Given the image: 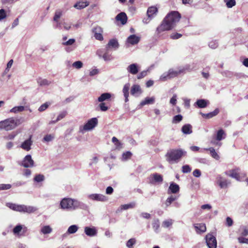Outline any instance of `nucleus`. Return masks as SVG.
<instances>
[{"label": "nucleus", "mask_w": 248, "mask_h": 248, "mask_svg": "<svg viewBox=\"0 0 248 248\" xmlns=\"http://www.w3.org/2000/svg\"><path fill=\"white\" fill-rule=\"evenodd\" d=\"M181 18L180 14L176 11L168 14L164 18L161 24L156 28V32L159 35L163 31L173 29Z\"/></svg>", "instance_id": "nucleus-1"}, {"label": "nucleus", "mask_w": 248, "mask_h": 248, "mask_svg": "<svg viewBox=\"0 0 248 248\" xmlns=\"http://www.w3.org/2000/svg\"><path fill=\"white\" fill-rule=\"evenodd\" d=\"M186 155V152L182 149H171L165 155L166 160L170 164L177 163L183 156Z\"/></svg>", "instance_id": "nucleus-2"}, {"label": "nucleus", "mask_w": 248, "mask_h": 248, "mask_svg": "<svg viewBox=\"0 0 248 248\" xmlns=\"http://www.w3.org/2000/svg\"><path fill=\"white\" fill-rule=\"evenodd\" d=\"M60 205L63 209H75L78 208L84 209L86 207V204L83 202L70 198L63 199Z\"/></svg>", "instance_id": "nucleus-3"}, {"label": "nucleus", "mask_w": 248, "mask_h": 248, "mask_svg": "<svg viewBox=\"0 0 248 248\" xmlns=\"http://www.w3.org/2000/svg\"><path fill=\"white\" fill-rule=\"evenodd\" d=\"M190 70V66L186 65L184 67L178 68L177 70H174L173 69H170L167 73H163L160 77V80L163 81H166L168 79H170L177 77L178 75L185 73L186 71Z\"/></svg>", "instance_id": "nucleus-4"}, {"label": "nucleus", "mask_w": 248, "mask_h": 248, "mask_svg": "<svg viewBox=\"0 0 248 248\" xmlns=\"http://www.w3.org/2000/svg\"><path fill=\"white\" fill-rule=\"evenodd\" d=\"M6 205L14 211L27 213L29 214L33 213L37 210V209L34 206H27L24 204H16L11 202L6 203Z\"/></svg>", "instance_id": "nucleus-5"}, {"label": "nucleus", "mask_w": 248, "mask_h": 248, "mask_svg": "<svg viewBox=\"0 0 248 248\" xmlns=\"http://www.w3.org/2000/svg\"><path fill=\"white\" fill-rule=\"evenodd\" d=\"M21 124L20 119L10 118L0 122V128L6 131L11 130Z\"/></svg>", "instance_id": "nucleus-6"}, {"label": "nucleus", "mask_w": 248, "mask_h": 248, "mask_svg": "<svg viewBox=\"0 0 248 248\" xmlns=\"http://www.w3.org/2000/svg\"><path fill=\"white\" fill-rule=\"evenodd\" d=\"M225 173L227 176L234 178L238 181H242L243 179L246 176V173L241 171L239 168H236L229 171H226L225 172Z\"/></svg>", "instance_id": "nucleus-7"}, {"label": "nucleus", "mask_w": 248, "mask_h": 248, "mask_svg": "<svg viewBox=\"0 0 248 248\" xmlns=\"http://www.w3.org/2000/svg\"><path fill=\"white\" fill-rule=\"evenodd\" d=\"M97 119L96 118H93L88 120L83 126L80 127V131L82 133H83L84 131H89L92 130L97 125Z\"/></svg>", "instance_id": "nucleus-8"}, {"label": "nucleus", "mask_w": 248, "mask_h": 248, "mask_svg": "<svg viewBox=\"0 0 248 248\" xmlns=\"http://www.w3.org/2000/svg\"><path fill=\"white\" fill-rule=\"evenodd\" d=\"M149 183L151 184H161L163 181V176L157 173H154L150 175L148 178Z\"/></svg>", "instance_id": "nucleus-9"}, {"label": "nucleus", "mask_w": 248, "mask_h": 248, "mask_svg": "<svg viewBox=\"0 0 248 248\" xmlns=\"http://www.w3.org/2000/svg\"><path fill=\"white\" fill-rule=\"evenodd\" d=\"M19 165L25 168H31L34 166V161L30 155H28L25 156L22 161L19 163Z\"/></svg>", "instance_id": "nucleus-10"}, {"label": "nucleus", "mask_w": 248, "mask_h": 248, "mask_svg": "<svg viewBox=\"0 0 248 248\" xmlns=\"http://www.w3.org/2000/svg\"><path fill=\"white\" fill-rule=\"evenodd\" d=\"M206 242L209 248H217V242L216 237L211 234H208L205 237Z\"/></svg>", "instance_id": "nucleus-11"}, {"label": "nucleus", "mask_w": 248, "mask_h": 248, "mask_svg": "<svg viewBox=\"0 0 248 248\" xmlns=\"http://www.w3.org/2000/svg\"><path fill=\"white\" fill-rule=\"evenodd\" d=\"M88 198L93 201L105 202L108 200V198L106 196L101 194H92L88 196Z\"/></svg>", "instance_id": "nucleus-12"}, {"label": "nucleus", "mask_w": 248, "mask_h": 248, "mask_svg": "<svg viewBox=\"0 0 248 248\" xmlns=\"http://www.w3.org/2000/svg\"><path fill=\"white\" fill-rule=\"evenodd\" d=\"M96 54L99 57H102L105 61H110L113 59L111 55L109 53V51H107L105 48L98 50Z\"/></svg>", "instance_id": "nucleus-13"}, {"label": "nucleus", "mask_w": 248, "mask_h": 248, "mask_svg": "<svg viewBox=\"0 0 248 248\" xmlns=\"http://www.w3.org/2000/svg\"><path fill=\"white\" fill-rule=\"evenodd\" d=\"M92 32L94 34V37L96 40L99 41L103 40V30L100 27L97 26L93 28Z\"/></svg>", "instance_id": "nucleus-14"}, {"label": "nucleus", "mask_w": 248, "mask_h": 248, "mask_svg": "<svg viewBox=\"0 0 248 248\" xmlns=\"http://www.w3.org/2000/svg\"><path fill=\"white\" fill-rule=\"evenodd\" d=\"M119 46L118 41L115 39H110L108 44L106 45L105 49H107V51H109L111 48L113 49L114 50H116L118 48Z\"/></svg>", "instance_id": "nucleus-15"}, {"label": "nucleus", "mask_w": 248, "mask_h": 248, "mask_svg": "<svg viewBox=\"0 0 248 248\" xmlns=\"http://www.w3.org/2000/svg\"><path fill=\"white\" fill-rule=\"evenodd\" d=\"M217 182L221 188H227L230 184V181H227L226 179L221 176L217 177Z\"/></svg>", "instance_id": "nucleus-16"}, {"label": "nucleus", "mask_w": 248, "mask_h": 248, "mask_svg": "<svg viewBox=\"0 0 248 248\" xmlns=\"http://www.w3.org/2000/svg\"><path fill=\"white\" fill-rule=\"evenodd\" d=\"M219 108H217L212 112H210L208 113H203L202 112H200V114L202 116L203 118L206 119H209L217 116L219 113Z\"/></svg>", "instance_id": "nucleus-17"}, {"label": "nucleus", "mask_w": 248, "mask_h": 248, "mask_svg": "<svg viewBox=\"0 0 248 248\" xmlns=\"http://www.w3.org/2000/svg\"><path fill=\"white\" fill-rule=\"evenodd\" d=\"M31 136H30V138L25 140L21 145L20 147L26 150L27 151H29L31 149V145H32V141L31 140Z\"/></svg>", "instance_id": "nucleus-18"}, {"label": "nucleus", "mask_w": 248, "mask_h": 248, "mask_svg": "<svg viewBox=\"0 0 248 248\" xmlns=\"http://www.w3.org/2000/svg\"><path fill=\"white\" fill-rule=\"evenodd\" d=\"M127 70L128 72H129V73H130L132 75L137 74L139 72V67H138V64L132 63L131 64H130L127 67Z\"/></svg>", "instance_id": "nucleus-19"}, {"label": "nucleus", "mask_w": 248, "mask_h": 248, "mask_svg": "<svg viewBox=\"0 0 248 248\" xmlns=\"http://www.w3.org/2000/svg\"><path fill=\"white\" fill-rule=\"evenodd\" d=\"M117 21H121L122 25H124L127 22V16L124 12H121L117 15L115 17Z\"/></svg>", "instance_id": "nucleus-20"}, {"label": "nucleus", "mask_w": 248, "mask_h": 248, "mask_svg": "<svg viewBox=\"0 0 248 248\" xmlns=\"http://www.w3.org/2000/svg\"><path fill=\"white\" fill-rule=\"evenodd\" d=\"M140 40V38L136 35H131L127 39V42L132 45L137 44Z\"/></svg>", "instance_id": "nucleus-21"}, {"label": "nucleus", "mask_w": 248, "mask_h": 248, "mask_svg": "<svg viewBox=\"0 0 248 248\" xmlns=\"http://www.w3.org/2000/svg\"><path fill=\"white\" fill-rule=\"evenodd\" d=\"M131 94L132 95L138 96V95H136L137 94H140L141 93L142 91L140 86L138 84L133 85L130 91Z\"/></svg>", "instance_id": "nucleus-22"}, {"label": "nucleus", "mask_w": 248, "mask_h": 248, "mask_svg": "<svg viewBox=\"0 0 248 248\" xmlns=\"http://www.w3.org/2000/svg\"><path fill=\"white\" fill-rule=\"evenodd\" d=\"M180 188L179 186L174 183H172L170 184L169 187L168 193H173L175 194L179 191Z\"/></svg>", "instance_id": "nucleus-23"}, {"label": "nucleus", "mask_w": 248, "mask_h": 248, "mask_svg": "<svg viewBox=\"0 0 248 248\" xmlns=\"http://www.w3.org/2000/svg\"><path fill=\"white\" fill-rule=\"evenodd\" d=\"M158 11L157 7L155 6H151L148 8L147 14L148 17L150 18H152L155 15Z\"/></svg>", "instance_id": "nucleus-24"}, {"label": "nucleus", "mask_w": 248, "mask_h": 248, "mask_svg": "<svg viewBox=\"0 0 248 248\" xmlns=\"http://www.w3.org/2000/svg\"><path fill=\"white\" fill-rule=\"evenodd\" d=\"M85 234L89 236H93L97 234V231L95 228L86 227L84 228Z\"/></svg>", "instance_id": "nucleus-25"}, {"label": "nucleus", "mask_w": 248, "mask_h": 248, "mask_svg": "<svg viewBox=\"0 0 248 248\" xmlns=\"http://www.w3.org/2000/svg\"><path fill=\"white\" fill-rule=\"evenodd\" d=\"M194 227L198 233H201L205 232L206 230V226L203 223H198L195 225Z\"/></svg>", "instance_id": "nucleus-26"}, {"label": "nucleus", "mask_w": 248, "mask_h": 248, "mask_svg": "<svg viewBox=\"0 0 248 248\" xmlns=\"http://www.w3.org/2000/svg\"><path fill=\"white\" fill-rule=\"evenodd\" d=\"M111 94L108 93H102L97 99L99 102H103L105 101H109L110 100Z\"/></svg>", "instance_id": "nucleus-27"}, {"label": "nucleus", "mask_w": 248, "mask_h": 248, "mask_svg": "<svg viewBox=\"0 0 248 248\" xmlns=\"http://www.w3.org/2000/svg\"><path fill=\"white\" fill-rule=\"evenodd\" d=\"M181 130L184 134H190L192 133V127L190 124H186L182 126Z\"/></svg>", "instance_id": "nucleus-28"}, {"label": "nucleus", "mask_w": 248, "mask_h": 248, "mask_svg": "<svg viewBox=\"0 0 248 248\" xmlns=\"http://www.w3.org/2000/svg\"><path fill=\"white\" fill-rule=\"evenodd\" d=\"M155 102V97L153 96L151 97H147L145 98V99L143 101H142L140 103V105L141 106H143L145 105H149V104H153Z\"/></svg>", "instance_id": "nucleus-29"}, {"label": "nucleus", "mask_w": 248, "mask_h": 248, "mask_svg": "<svg viewBox=\"0 0 248 248\" xmlns=\"http://www.w3.org/2000/svg\"><path fill=\"white\" fill-rule=\"evenodd\" d=\"M208 101L205 99H199L195 102L194 105H197L199 108H205L207 107Z\"/></svg>", "instance_id": "nucleus-30"}, {"label": "nucleus", "mask_w": 248, "mask_h": 248, "mask_svg": "<svg viewBox=\"0 0 248 248\" xmlns=\"http://www.w3.org/2000/svg\"><path fill=\"white\" fill-rule=\"evenodd\" d=\"M226 134L224 131L221 129L217 131L216 136V140L218 141H220L224 139L226 137Z\"/></svg>", "instance_id": "nucleus-31"}, {"label": "nucleus", "mask_w": 248, "mask_h": 248, "mask_svg": "<svg viewBox=\"0 0 248 248\" xmlns=\"http://www.w3.org/2000/svg\"><path fill=\"white\" fill-rule=\"evenodd\" d=\"M89 4V2L88 1H79L78 2L76 3L74 7L78 9H82L87 6H88Z\"/></svg>", "instance_id": "nucleus-32"}, {"label": "nucleus", "mask_w": 248, "mask_h": 248, "mask_svg": "<svg viewBox=\"0 0 248 248\" xmlns=\"http://www.w3.org/2000/svg\"><path fill=\"white\" fill-rule=\"evenodd\" d=\"M178 196L173 195L170 196V197H168L166 201L165 205L167 207L169 206L173 202L178 199Z\"/></svg>", "instance_id": "nucleus-33"}, {"label": "nucleus", "mask_w": 248, "mask_h": 248, "mask_svg": "<svg viewBox=\"0 0 248 248\" xmlns=\"http://www.w3.org/2000/svg\"><path fill=\"white\" fill-rule=\"evenodd\" d=\"M210 151V155L212 157L216 159V160H219L220 157L217 153L216 152L215 149L213 147L209 148L206 149Z\"/></svg>", "instance_id": "nucleus-34"}, {"label": "nucleus", "mask_w": 248, "mask_h": 248, "mask_svg": "<svg viewBox=\"0 0 248 248\" xmlns=\"http://www.w3.org/2000/svg\"><path fill=\"white\" fill-rule=\"evenodd\" d=\"M52 229L49 225L44 226L41 229V232L43 234H49L52 232Z\"/></svg>", "instance_id": "nucleus-35"}, {"label": "nucleus", "mask_w": 248, "mask_h": 248, "mask_svg": "<svg viewBox=\"0 0 248 248\" xmlns=\"http://www.w3.org/2000/svg\"><path fill=\"white\" fill-rule=\"evenodd\" d=\"M37 82L41 86H48L51 83V82L46 79H43L41 78L38 79Z\"/></svg>", "instance_id": "nucleus-36"}, {"label": "nucleus", "mask_w": 248, "mask_h": 248, "mask_svg": "<svg viewBox=\"0 0 248 248\" xmlns=\"http://www.w3.org/2000/svg\"><path fill=\"white\" fill-rule=\"evenodd\" d=\"M78 227L76 225H72L70 226L67 231V232L69 234H72L76 232L78 230Z\"/></svg>", "instance_id": "nucleus-37"}, {"label": "nucleus", "mask_w": 248, "mask_h": 248, "mask_svg": "<svg viewBox=\"0 0 248 248\" xmlns=\"http://www.w3.org/2000/svg\"><path fill=\"white\" fill-rule=\"evenodd\" d=\"M136 203L134 202L128 204H123L121 206L122 210H127L129 208H133L135 207Z\"/></svg>", "instance_id": "nucleus-38"}, {"label": "nucleus", "mask_w": 248, "mask_h": 248, "mask_svg": "<svg viewBox=\"0 0 248 248\" xmlns=\"http://www.w3.org/2000/svg\"><path fill=\"white\" fill-rule=\"evenodd\" d=\"M24 109L25 108L24 106H20L14 107L10 110V111L11 112L17 113L23 111L24 110Z\"/></svg>", "instance_id": "nucleus-39"}, {"label": "nucleus", "mask_w": 248, "mask_h": 248, "mask_svg": "<svg viewBox=\"0 0 248 248\" xmlns=\"http://www.w3.org/2000/svg\"><path fill=\"white\" fill-rule=\"evenodd\" d=\"M183 119V116L181 114L174 116L173 117L172 123L173 124H178L180 123Z\"/></svg>", "instance_id": "nucleus-40"}, {"label": "nucleus", "mask_w": 248, "mask_h": 248, "mask_svg": "<svg viewBox=\"0 0 248 248\" xmlns=\"http://www.w3.org/2000/svg\"><path fill=\"white\" fill-rule=\"evenodd\" d=\"M153 228L155 231L156 232H158V230L160 227V223L158 219L155 220L152 224Z\"/></svg>", "instance_id": "nucleus-41"}, {"label": "nucleus", "mask_w": 248, "mask_h": 248, "mask_svg": "<svg viewBox=\"0 0 248 248\" xmlns=\"http://www.w3.org/2000/svg\"><path fill=\"white\" fill-rule=\"evenodd\" d=\"M228 8H232L236 4L235 0H224Z\"/></svg>", "instance_id": "nucleus-42"}, {"label": "nucleus", "mask_w": 248, "mask_h": 248, "mask_svg": "<svg viewBox=\"0 0 248 248\" xmlns=\"http://www.w3.org/2000/svg\"><path fill=\"white\" fill-rule=\"evenodd\" d=\"M129 88L130 84L129 83H127L124 85L123 89V92L124 96L129 95Z\"/></svg>", "instance_id": "nucleus-43"}, {"label": "nucleus", "mask_w": 248, "mask_h": 248, "mask_svg": "<svg viewBox=\"0 0 248 248\" xmlns=\"http://www.w3.org/2000/svg\"><path fill=\"white\" fill-rule=\"evenodd\" d=\"M136 240L135 238H131L126 242V246L128 248H133L134 245L136 244Z\"/></svg>", "instance_id": "nucleus-44"}, {"label": "nucleus", "mask_w": 248, "mask_h": 248, "mask_svg": "<svg viewBox=\"0 0 248 248\" xmlns=\"http://www.w3.org/2000/svg\"><path fill=\"white\" fill-rule=\"evenodd\" d=\"M149 72V69H147L146 70H144V71L141 72L137 76V78L138 79H141V78H144L145 77H146L148 73Z\"/></svg>", "instance_id": "nucleus-45"}, {"label": "nucleus", "mask_w": 248, "mask_h": 248, "mask_svg": "<svg viewBox=\"0 0 248 248\" xmlns=\"http://www.w3.org/2000/svg\"><path fill=\"white\" fill-rule=\"evenodd\" d=\"M45 177L42 174H37L34 178V180L38 183L42 182L44 180Z\"/></svg>", "instance_id": "nucleus-46"}, {"label": "nucleus", "mask_w": 248, "mask_h": 248, "mask_svg": "<svg viewBox=\"0 0 248 248\" xmlns=\"http://www.w3.org/2000/svg\"><path fill=\"white\" fill-rule=\"evenodd\" d=\"M99 107L100 109L102 111H106L109 108V107L107 106L105 103L104 102H100L99 105Z\"/></svg>", "instance_id": "nucleus-47"}, {"label": "nucleus", "mask_w": 248, "mask_h": 248, "mask_svg": "<svg viewBox=\"0 0 248 248\" xmlns=\"http://www.w3.org/2000/svg\"><path fill=\"white\" fill-rule=\"evenodd\" d=\"M72 65L74 68L78 69L83 66V63L79 61H76L73 63Z\"/></svg>", "instance_id": "nucleus-48"}, {"label": "nucleus", "mask_w": 248, "mask_h": 248, "mask_svg": "<svg viewBox=\"0 0 248 248\" xmlns=\"http://www.w3.org/2000/svg\"><path fill=\"white\" fill-rule=\"evenodd\" d=\"M182 171L185 173H188L191 171V169L189 165H186L182 167Z\"/></svg>", "instance_id": "nucleus-49"}, {"label": "nucleus", "mask_w": 248, "mask_h": 248, "mask_svg": "<svg viewBox=\"0 0 248 248\" xmlns=\"http://www.w3.org/2000/svg\"><path fill=\"white\" fill-rule=\"evenodd\" d=\"M75 42H76V40L75 39H73V38L70 39L66 42H62V45L63 46H71V45H72L73 44H74Z\"/></svg>", "instance_id": "nucleus-50"}, {"label": "nucleus", "mask_w": 248, "mask_h": 248, "mask_svg": "<svg viewBox=\"0 0 248 248\" xmlns=\"http://www.w3.org/2000/svg\"><path fill=\"white\" fill-rule=\"evenodd\" d=\"M54 138V136L51 134H48L45 136L43 138V140L46 142H49L52 140Z\"/></svg>", "instance_id": "nucleus-51"}, {"label": "nucleus", "mask_w": 248, "mask_h": 248, "mask_svg": "<svg viewBox=\"0 0 248 248\" xmlns=\"http://www.w3.org/2000/svg\"><path fill=\"white\" fill-rule=\"evenodd\" d=\"M172 224V220L171 219H168L164 220L162 223V226L164 227L168 228L171 226Z\"/></svg>", "instance_id": "nucleus-52"}, {"label": "nucleus", "mask_w": 248, "mask_h": 248, "mask_svg": "<svg viewBox=\"0 0 248 248\" xmlns=\"http://www.w3.org/2000/svg\"><path fill=\"white\" fill-rule=\"evenodd\" d=\"M209 46L212 48L215 49L218 46V43L216 40L212 41L209 43Z\"/></svg>", "instance_id": "nucleus-53"}, {"label": "nucleus", "mask_w": 248, "mask_h": 248, "mask_svg": "<svg viewBox=\"0 0 248 248\" xmlns=\"http://www.w3.org/2000/svg\"><path fill=\"white\" fill-rule=\"evenodd\" d=\"M12 186L10 184H0V190H8L11 188Z\"/></svg>", "instance_id": "nucleus-54"}, {"label": "nucleus", "mask_w": 248, "mask_h": 248, "mask_svg": "<svg viewBox=\"0 0 248 248\" xmlns=\"http://www.w3.org/2000/svg\"><path fill=\"white\" fill-rule=\"evenodd\" d=\"M62 12L60 11H57L55 12V16L53 18V20L55 22H57V20L60 18L62 16Z\"/></svg>", "instance_id": "nucleus-55"}, {"label": "nucleus", "mask_w": 248, "mask_h": 248, "mask_svg": "<svg viewBox=\"0 0 248 248\" xmlns=\"http://www.w3.org/2000/svg\"><path fill=\"white\" fill-rule=\"evenodd\" d=\"M49 106V104L47 103L42 104L38 108V111L42 112L45 110Z\"/></svg>", "instance_id": "nucleus-56"}, {"label": "nucleus", "mask_w": 248, "mask_h": 248, "mask_svg": "<svg viewBox=\"0 0 248 248\" xmlns=\"http://www.w3.org/2000/svg\"><path fill=\"white\" fill-rule=\"evenodd\" d=\"M22 229V227L20 225L16 226L13 229V232L15 234L18 233Z\"/></svg>", "instance_id": "nucleus-57"}, {"label": "nucleus", "mask_w": 248, "mask_h": 248, "mask_svg": "<svg viewBox=\"0 0 248 248\" xmlns=\"http://www.w3.org/2000/svg\"><path fill=\"white\" fill-rule=\"evenodd\" d=\"M6 13L5 12V11L3 9H1L0 10V21L3 20V19H4L6 17Z\"/></svg>", "instance_id": "nucleus-58"}, {"label": "nucleus", "mask_w": 248, "mask_h": 248, "mask_svg": "<svg viewBox=\"0 0 248 248\" xmlns=\"http://www.w3.org/2000/svg\"><path fill=\"white\" fill-rule=\"evenodd\" d=\"M66 114H67L66 111L62 112L58 116L57 118L56 119V121H59L61 120V119H63L64 117H65Z\"/></svg>", "instance_id": "nucleus-59"}, {"label": "nucleus", "mask_w": 248, "mask_h": 248, "mask_svg": "<svg viewBox=\"0 0 248 248\" xmlns=\"http://www.w3.org/2000/svg\"><path fill=\"white\" fill-rule=\"evenodd\" d=\"M131 155H132V153L129 151H127L125 153H124L123 154L122 156L124 159L126 160L128 158H129L131 156Z\"/></svg>", "instance_id": "nucleus-60"}, {"label": "nucleus", "mask_w": 248, "mask_h": 248, "mask_svg": "<svg viewBox=\"0 0 248 248\" xmlns=\"http://www.w3.org/2000/svg\"><path fill=\"white\" fill-rule=\"evenodd\" d=\"M182 35L179 33H173L170 35V38L172 39H178L181 37Z\"/></svg>", "instance_id": "nucleus-61"}, {"label": "nucleus", "mask_w": 248, "mask_h": 248, "mask_svg": "<svg viewBox=\"0 0 248 248\" xmlns=\"http://www.w3.org/2000/svg\"><path fill=\"white\" fill-rule=\"evenodd\" d=\"M238 240L240 243H245L248 244V238L240 237L238 238Z\"/></svg>", "instance_id": "nucleus-62"}, {"label": "nucleus", "mask_w": 248, "mask_h": 248, "mask_svg": "<svg viewBox=\"0 0 248 248\" xmlns=\"http://www.w3.org/2000/svg\"><path fill=\"white\" fill-rule=\"evenodd\" d=\"M226 224L228 227L232 226V224H233V220H232V219L231 217H227L226 218Z\"/></svg>", "instance_id": "nucleus-63"}, {"label": "nucleus", "mask_w": 248, "mask_h": 248, "mask_svg": "<svg viewBox=\"0 0 248 248\" xmlns=\"http://www.w3.org/2000/svg\"><path fill=\"white\" fill-rule=\"evenodd\" d=\"M193 175L196 177H200L201 176V172L200 170L196 169L193 171Z\"/></svg>", "instance_id": "nucleus-64"}]
</instances>
